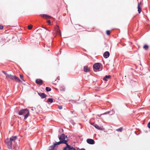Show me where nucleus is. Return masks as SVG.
Returning <instances> with one entry per match:
<instances>
[{
    "label": "nucleus",
    "instance_id": "obj_20",
    "mask_svg": "<svg viewBox=\"0 0 150 150\" xmlns=\"http://www.w3.org/2000/svg\"><path fill=\"white\" fill-rule=\"evenodd\" d=\"M122 130L123 129L122 127H120V128L116 129V131L118 132H121Z\"/></svg>",
    "mask_w": 150,
    "mask_h": 150
},
{
    "label": "nucleus",
    "instance_id": "obj_19",
    "mask_svg": "<svg viewBox=\"0 0 150 150\" xmlns=\"http://www.w3.org/2000/svg\"><path fill=\"white\" fill-rule=\"evenodd\" d=\"M53 102V99L52 98H49L47 101V102L48 103H52Z\"/></svg>",
    "mask_w": 150,
    "mask_h": 150
},
{
    "label": "nucleus",
    "instance_id": "obj_23",
    "mask_svg": "<svg viewBox=\"0 0 150 150\" xmlns=\"http://www.w3.org/2000/svg\"><path fill=\"white\" fill-rule=\"evenodd\" d=\"M110 31L109 30H107L106 31V33L108 35H109L110 34Z\"/></svg>",
    "mask_w": 150,
    "mask_h": 150
},
{
    "label": "nucleus",
    "instance_id": "obj_32",
    "mask_svg": "<svg viewBox=\"0 0 150 150\" xmlns=\"http://www.w3.org/2000/svg\"><path fill=\"white\" fill-rule=\"evenodd\" d=\"M38 107H39L40 108V106H38ZM38 107V106H37V107Z\"/></svg>",
    "mask_w": 150,
    "mask_h": 150
},
{
    "label": "nucleus",
    "instance_id": "obj_14",
    "mask_svg": "<svg viewBox=\"0 0 150 150\" xmlns=\"http://www.w3.org/2000/svg\"><path fill=\"white\" fill-rule=\"evenodd\" d=\"M91 125H93V126L96 129L99 130H102V128L99 127L97 125L94 124V123H92Z\"/></svg>",
    "mask_w": 150,
    "mask_h": 150
},
{
    "label": "nucleus",
    "instance_id": "obj_26",
    "mask_svg": "<svg viewBox=\"0 0 150 150\" xmlns=\"http://www.w3.org/2000/svg\"><path fill=\"white\" fill-rule=\"evenodd\" d=\"M2 72L3 73H4L6 75V77L7 76V75H8V74H7V73L6 72L4 71H2Z\"/></svg>",
    "mask_w": 150,
    "mask_h": 150
},
{
    "label": "nucleus",
    "instance_id": "obj_17",
    "mask_svg": "<svg viewBox=\"0 0 150 150\" xmlns=\"http://www.w3.org/2000/svg\"><path fill=\"white\" fill-rule=\"evenodd\" d=\"M143 48L146 50H147L149 48V46L148 45L145 44L143 47Z\"/></svg>",
    "mask_w": 150,
    "mask_h": 150
},
{
    "label": "nucleus",
    "instance_id": "obj_3",
    "mask_svg": "<svg viewBox=\"0 0 150 150\" xmlns=\"http://www.w3.org/2000/svg\"><path fill=\"white\" fill-rule=\"evenodd\" d=\"M5 142L8 148L9 149H12L13 148L12 147V142L8 138L6 139Z\"/></svg>",
    "mask_w": 150,
    "mask_h": 150
},
{
    "label": "nucleus",
    "instance_id": "obj_15",
    "mask_svg": "<svg viewBox=\"0 0 150 150\" xmlns=\"http://www.w3.org/2000/svg\"><path fill=\"white\" fill-rule=\"evenodd\" d=\"M17 137L16 136H12L10 139L12 142L15 141L17 138Z\"/></svg>",
    "mask_w": 150,
    "mask_h": 150
},
{
    "label": "nucleus",
    "instance_id": "obj_4",
    "mask_svg": "<svg viewBox=\"0 0 150 150\" xmlns=\"http://www.w3.org/2000/svg\"><path fill=\"white\" fill-rule=\"evenodd\" d=\"M94 71H96L97 70L99 69L100 67V64L99 63H97L94 64L93 65Z\"/></svg>",
    "mask_w": 150,
    "mask_h": 150
},
{
    "label": "nucleus",
    "instance_id": "obj_12",
    "mask_svg": "<svg viewBox=\"0 0 150 150\" xmlns=\"http://www.w3.org/2000/svg\"><path fill=\"white\" fill-rule=\"evenodd\" d=\"M110 55V53L108 51L105 52L103 54V57L105 58H107Z\"/></svg>",
    "mask_w": 150,
    "mask_h": 150
},
{
    "label": "nucleus",
    "instance_id": "obj_27",
    "mask_svg": "<svg viewBox=\"0 0 150 150\" xmlns=\"http://www.w3.org/2000/svg\"><path fill=\"white\" fill-rule=\"evenodd\" d=\"M58 108L59 109H61L62 108V106H59Z\"/></svg>",
    "mask_w": 150,
    "mask_h": 150
},
{
    "label": "nucleus",
    "instance_id": "obj_22",
    "mask_svg": "<svg viewBox=\"0 0 150 150\" xmlns=\"http://www.w3.org/2000/svg\"><path fill=\"white\" fill-rule=\"evenodd\" d=\"M41 16L43 17H44V16H46V17H47L48 18H50V16L48 15H46V14H43V15H41Z\"/></svg>",
    "mask_w": 150,
    "mask_h": 150
},
{
    "label": "nucleus",
    "instance_id": "obj_16",
    "mask_svg": "<svg viewBox=\"0 0 150 150\" xmlns=\"http://www.w3.org/2000/svg\"><path fill=\"white\" fill-rule=\"evenodd\" d=\"M56 30L57 32L59 33L60 34V35L61 36V32L59 29V27L58 25L57 26V27H56Z\"/></svg>",
    "mask_w": 150,
    "mask_h": 150
},
{
    "label": "nucleus",
    "instance_id": "obj_9",
    "mask_svg": "<svg viewBox=\"0 0 150 150\" xmlns=\"http://www.w3.org/2000/svg\"><path fill=\"white\" fill-rule=\"evenodd\" d=\"M86 141L89 144H93L95 143L94 141L92 139H87L86 140Z\"/></svg>",
    "mask_w": 150,
    "mask_h": 150
},
{
    "label": "nucleus",
    "instance_id": "obj_11",
    "mask_svg": "<svg viewBox=\"0 0 150 150\" xmlns=\"http://www.w3.org/2000/svg\"><path fill=\"white\" fill-rule=\"evenodd\" d=\"M83 71L85 72H88L90 71V68L87 66H86L83 67Z\"/></svg>",
    "mask_w": 150,
    "mask_h": 150
},
{
    "label": "nucleus",
    "instance_id": "obj_7",
    "mask_svg": "<svg viewBox=\"0 0 150 150\" xmlns=\"http://www.w3.org/2000/svg\"><path fill=\"white\" fill-rule=\"evenodd\" d=\"M13 79V80L15 81L16 82H18V83H20L22 82L18 77H17L16 76H14Z\"/></svg>",
    "mask_w": 150,
    "mask_h": 150
},
{
    "label": "nucleus",
    "instance_id": "obj_1",
    "mask_svg": "<svg viewBox=\"0 0 150 150\" xmlns=\"http://www.w3.org/2000/svg\"><path fill=\"white\" fill-rule=\"evenodd\" d=\"M67 141H60V140L59 142H56L53 146H50L51 150L50 149V150H54L57 145H59L62 143L66 144L67 145L66 147L64 148V150H69L68 149L69 148H71L72 147H71L68 144H67Z\"/></svg>",
    "mask_w": 150,
    "mask_h": 150
},
{
    "label": "nucleus",
    "instance_id": "obj_10",
    "mask_svg": "<svg viewBox=\"0 0 150 150\" xmlns=\"http://www.w3.org/2000/svg\"><path fill=\"white\" fill-rule=\"evenodd\" d=\"M14 76H12L11 74H8V75H7V76L6 77V79L8 80H9L10 79L13 80V79Z\"/></svg>",
    "mask_w": 150,
    "mask_h": 150
},
{
    "label": "nucleus",
    "instance_id": "obj_8",
    "mask_svg": "<svg viewBox=\"0 0 150 150\" xmlns=\"http://www.w3.org/2000/svg\"><path fill=\"white\" fill-rule=\"evenodd\" d=\"M35 82L38 84L41 85L43 83V81L41 79H37L35 80Z\"/></svg>",
    "mask_w": 150,
    "mask_h": 150
},
{
    "label": "nucleus",
    "instance_id": "obj_31",
    "mask_svg": "<svg viewBox=\"0 0 150 150\" xmlns=\"http://www.w3.org/2000/svg\"><path fill=\"white\" fill-rule=\"evenodd\" d=\"M31 110H33V111L34 110V109H32Z\"/></svg>",
    "mask_w": 150,
    "mask_h": 150
},
{
    "label": "nucleus",
    "instance_id": "obj_2",
    "mask_svg": "<svg viewBox=\"0 0 150 150\" xmlns=\"http://www.w3.org/2000/svg\"><path fill=\"white\" fill-rule=\"evenodd\" d=\"M18 113L19 115H24V120L27 119L29 115V110L27 109H23L20 110L18 112Z\"/></svg>",
    "mask_w": 150,
    "mask_h": 150
},
{
    "label": "nucleus",
    "instance_id": "obj_18",
    "mask_svg": "<svg viewBox=\"0 0 150 150\" xmlns=\"http://www.w3.org/2000/svg\"><path fill=\"white\" fill-rule=\"evenodd\" d=\"M111 76L110 75L106 76L103 79V80L105 81H107V79L110 78Z\"/></svg>",
    "mask_w": 150,
    "mask_h": 150
},
{
    "label": "nucleus",
    "instance_id": "obj_5",
    "mask_svg": "<svg viewBox=\"0 0 150 150\" xmlns=\"http://www.w3.org/2000/svg\"><path fill=\"white\" fill-rule=\"evenodd\" d=\"M66 138H67V136H66L64 134H62L59 137V139L60 141H67L65 140Z\"/></svg>",
    "mask_w": 150,
    "mask_h": 150
},
{
    "label": "nucleus",
    "instance_id": "obj_21",
    "mask_svg": "<svg viewBox=\"0 0 150 150\" xmlns=\"http://www.w3.org/2000/svg\"><path fill=\"white\" fill-rule=\"evenodd\" d=\"M46 90L47 91H50L51 90V88L49 87H46Z\"/></svg>",
    "mask_w": 150,
    "mask_h": 150
},
{
    "label": "nucleus",
    "instance_id": "obj_28",
    "mask_svg": "<svg viewBox=\"0 0 150 150\" xmlns=\"http://www.w3.org/2000/svg\"><path fill=\"white\" fill-rule=\"evenodd\" d=\"M3 28V27L2 25H0V30H2Z\"/></svg>",
    "mask_w": 150,
    "mask_h": 150
},
{
    "label": "nucleus",
    "instance_id": "obj_24",
    "mask_svg": "<svg viewBox=\"0 0 150 150\" xmlns=\"http://www.w3.org/2000/svg\"><path fill=\"white\" fill-rule=\"evenodd\" d=\"M32 25H29L28 26V29L29 30H31L32 28Z\"/></svg>",
    "mask_w": 150,
    "mask_h": 150
},
{
    "label": "nucleus",
    "instance_id": "obj_30",
    "mask_svg": "<svg viewBox=\"0 0 150 150\" xmlns=\"http://www.w3.org/2000/svg\"><path fill=\"white\" fill-rule=\"evenodd\" d=\"M48 23L49 24H50L51 23V21L50 20H48L47 21Z\"/></svg>",
    "mask_w": 150,
    "mask_h": 150
},
{
    "label": "nucleus",
    "instance_id": "obj_29",
    "mask_svg": "<svg viewBox=\"0 0 150 150\" xmlns=\"http://www.w3.org/2000/svg\"><path fill=\"white\" fill-rule=\"evenodd\" d=\"M147 126L148 128L150 129V122L148 123Z\"/></svg>",
    "mask_w": 150,
    "mask_h": 150
},
{
    "label": "nucleus",
    "instance_id": "obj_25",
    "mask_svg": "<svg viewBox=\"0 0 150 150\" xmlns=\"http://www.w3.org/2000/svg\"><path fill=\"white\" fill-rule=\"evenodd\" d=\"M20 77L23 81H24V80L23 79V75L20 74Z\"/></svg>",
    "mask_w": 150,
    "mask_h": 150
},
{
    "label": "nucleus",
    "instance_id": "obj_6",
    "mask_svg": "<svg viewBox=\"0 0 150 150\" xmlns=\"http://www.w3.org/2000/svg\"><path fill=\"white\" fill-rule=\"evenodd\" d=\"M143 5V4L141 2L138 3V11L139 13H140L141 11V6Z\"/></svg>",
    "mask_w": 150,
    "mask_h": 150
},
{
    "label": "nucleus",
    "instance_id": "obj_13",
    "mask_svg": "<svg viewBox=\"0 0 150 150\" xmlns=\"http://www.w3.org/2000/svg\"><path fill=\"white\" fill-rule=\"evenodd\" d=\"M38 94L42 98H45L47 96L44 93H38Z\"/></svg>",
    "mask_w": 150,
    "mask_h": 150
}]
</instances>
